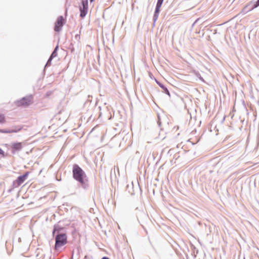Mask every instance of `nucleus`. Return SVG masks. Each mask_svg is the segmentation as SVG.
<instances>
[{"label": "nucleus", "mask_w": 259, "mask_h": 259, "mask_svg": "<svg viewBox=\"0 0 259 259\" xmlns=\"http://www.w3.org/2000/svg\"><path fill=\"white\" fill-rule=\"evenodd\" d=\"M72 177L79 184L84 190L89 187L88 178L83 170L77 164H74L72 167Z\"/></svg>", "instance_id": "nucleus-1"}, {"label": "nucleus", "mask_w": 259, "mask_h": 259, "mask_svg": "<svg viewBox=\"0 0 259 259\" xmlns=\"http://www.w3.org/2000/svg\"><path fill=\"white\" fill-rule=\"evenodd\" d=\"M54 237L55 240L54 249L56 250H58L59 248L67 243V233L56 234Z\"/></svg>", "instance_id": "nucleus-2"}, {"label": "nucleus", "mask_w": 259, "mask_h": 259, "mask_svg": "<svg viewBox=\"0 0 259 259\" xmlns=\"http://www.w3.org/2000/svg\"><path fill=\"white\" fill-rule=\"evenodd\" d=\"M135 212L139 223L144 228V224L149 220L148 214L139 207L135 209Z\"/></svg>", "instance_id": "nucleus-3"}, {"label": "nucleus", "mask_w": 259, "mask_h": 259, "mask_svg": "<svg viewBox=\"0 0 259 259\" xmlns=\"http://www.w3.org/2000/svg\"><path fill=\"white\" fill-rule=\"evenodd\" d=\"M259 6V0L249 2L241 10L240 13L245 14Z\"/></svg>", "instance_id": "nucleus-4"}, {"label": "nucleus", "mask_w": 259, "mask_h": 259, "mask_svg": "<svg viewBox=\"0 0 259 259\" xmlns=\"http://www.w3.org/2000/svg\"><path fill=\"white\" fill-rule=\"evenodd\" d=\"M33 96H29L22 98L20 100L17 101V105L18 106L28 107L33 103Z\"/></svg>", "instance_id": "nucleus-5"}, {"label": "nucleus", "mask_w": 259, "mask_h": 259, "mask_svg": "<svg viewBox=\"0 0 259 259\" xmlns=\"http://www.w3.org/2000/svg\"><path fill=\"white\" fill-rule=\"evenodd\" d=\"M29 171H26L23 175L19 176L17 179L13 182V186L14 188H17L20 186L26 180L28 175Z\"/></svg>", "instance_id": "nucleus-6"}, {"label": "nucleus", "mask_w": 259, "mask_h": 259, "mask_svg": "<svg viewBox=\"0 0 259 259\" xmlns=\"http://www.w3.org/2000/svg\"><path fill=\"white\" fill-rule=\"evenodd\" d=\"M88 10V0H81V5L79 6L80 17L83 18Z\"/></svg>", "instance_id": "nucleus-7"}, {"label": "nucleus", "mask_w": 259, "mask_h": 259, "mask_svg": "<svg viewBox=\"0 0 259 259\" xmlns=\"http://www.w3.org/2000/svg\"><path fill=\"white\" fill-rule=\"evenodd\" d=\"M65 20L62 16H60L57 18L55 23L54 30L56 32H60L63 26L65 24Z\"/></svg>", "instance_id": "nucleus-8"}, {"label": "nucleus", "mask_w": 259, "mask_h": 259, "mask_svg": "<svg viewBox=\"0 0 259 259\" xmlns=\"http://www.w3.org/2000/svg\"><path fill=\"white\" fill-rule=\"evenodd\" d=\"M62 233H66L65 228L61 227L58 224H55L54 226L52 234L53 236H55L56 234H60Z\"/></svg>", "instance_id": "nucleus-9"}, {"label": "nucleus", "mask_w": 259, "mask_h": 259, "mask_svg": "<svg viewBox=\"0 0 259 259\" xmlns=\"http://www.w3.org/2000/svg\"><path fill=\"white\" fill-rule=\"evenodd\" d=\"M11 151L12 153H15L16 151H20L23 146L21 142L13 143L11 144Z\"/></svg>", "instance_id": "nucleus-10"}, {"label": "nucleus", "mask_w": 259, "mask_h": 259, "mask_svg": "<svg viewBox=\"0 0 259 259\" xmlns=\"http://www.w3.org/2000/svg\"><path fill=\"white\" fill-rule=\"evenodd\" d=\"M161 7V5L156 4L155 12H154L153 17V27H154L155 26V23L156 21V20L158 17V16H159V13L160 11Z\"/></svg>", "instance_id": "nucleus-11"}, {"label": "nucleus", "mask_w": 259, "mask_h": 259, "mask_svg": "<svg viewBox=\"0 0 259 259\" xmlns=\"http://www.w3.org/2000/svg\"><path fill=\"white\" fill-rule=\"evenodd\" d=\"M156 82L157 84L163 90V92L166 94V95H168L169 97L170 96V93L167 89V88L162 83H161L159 81L156 80Z\"/></svg>", "instance_id": "nucleus-12"}, {"label": "nucleus", "mask_w": 259, "mask_h": 259, "mask_svg": "<svg viewBox=\"0 0 259 259\" xmlns=\"http://www.w3.org/2000/svg\"><path fill=\"white\" fill-rule=\"evenodd\" d=\"M86 100L84 104V108H88L91 105V103L92 100V96L90 95H88L86 97Z\"/></svg>", "instance_id": "nucleus-13"}, {"label": "nucleus", "mask_w": 259, "mask_h": 259, "mask_svg": "<svg viewBox=\"0 0 259 259\" xmlns=\"http://www.w3.org/2000/svg\"><path fill=\"white\" fill-rule=\"evenodd\" d=\"M22 128V127L21 125H17L12 127L11 128V131L12 133H17L19 131H20Z\"/></svg>", "instance_id": "nucleus-14"}, {"label": "nucleus", "mask_w": 259, "mask_h": 259, "mask_svg": "<svg viewBox=\"0 0 259 259\" xmlns=\"http://www.w3.org/2000/svg\"><path fill=\"white\" fill-rule=\"evenodd\" d=\"M59 49V46H57L54 50H53V52L52 53V54H51V56H52V57H56L57 56V52H58V50Z\"/></svg>", "instance_id": "nucleus-15"}, {"label": "nucleus", "mask_w": 259, "mask_h": 259, "mask_svg": "<svg viewBox=\"0 0 259 259\" xmlns=\"http://www.w3.org/2000/svg\"><path fill=\"white\" fill-rule=\"evenodd\" d=\"M54 58V57H52L51 56H50L49 59L48 60V61L47 62V63L45 65V68L48 67L51 65V62Z\"/></svg>", "instance_id": "nucleus-16"}, {"label": "nucleus", "mask_w": 259, "mask_h": 259, "mask_svg": "<svg viewBox=\"0 0 259 259\" xmlns=\"http://www.w3.org/2000/svg\"><path fill=\"white\" fill-rule=\"evenodd\" d=\"M0 133L5 134L12 133L11 129H0Z\"/></svg>", "instance_id": "nucleus-17"}, {"label": "nucleus", "mask_w": 259, "mask_h": 259, "mask_svg": "<svg viewBox=\"0 0 259 259\" xmlns=\"http://www.w3.org/2000/svg\"><path fill=\"white\" fill-rule=\"evenodd\" d=\"M5 122V117L4 114L0 113V123H3Z\"/></svg>", "instance_id": "nucleus-18"}, {"label": "nucleus", "mask_w": 259, "mask_h": 259, "mask_svg": "<svg viewBox=\"0 0 259 259\" xmlns=\"http://www.w3.org/2000/svg\"><path fill=\"white\" fill-rule=\"evenodd\" d=\"M195 75L197 77H198L201 81H204V79L203 78V77L201 76L200 74L198 72H197L195 73Z\"/></svg>", "instance_id": "nucleus-19"}, {"label": "nucleus", "mask_w": 259, "mask_h": 259, "mask_svg": "<svg viewBox=\"0 0 259 259\" xmlns=\"http://www.w3.org/2000/svg\"><path fill=\"white\" fill-rule=\"evenodd\" d=\"M0 155H2V157H6V155L5 154V152L1 148H0Z\"/></svg>", "instance_id": "nucleus-20"}, {"label": "nucleus", "mask_w": 259, "mask_h": 259, "mask_svg": "<svg viewBox=\"0 0 259 259\" xmlns=\"http://www.w3.org/2000/svg\"><path fill=\"white\" fill-rule=\"evenodd\" d=\"M157 123L158 124V126L159 127H161V122L160 121V117L159 115H158V121H157Z\"/></svg>", "instance_id": "nucleus-21"}, {"label": "nucleus", "mask_w": 259, "mask_h": 259, "mask_svg": "<svg viewBox=\"0 0 259 259\" xmlns=\"http://www.w3.org/2000/svg\"><path fill=\"white\" fill-rule=\"evenodd\" d=\"M163 2V0H157V4L162 5Z\"/></svg>", "instance_id": "nucleus-22"}, {"label": "nucleus", "mask_w": 259, "mask_h": 259, "mask_svg": "<svg viewBox=\"0 0 259 259\" xmlns=\"http://www.w3.org/2000/svg\"><path fill=\"white\" fill-rule=\"evenodd\" d=\"M126 187V190H128L129 193H131L132 194H134V191H131L130 190H128V188L130 187L129 185H127Z\"/></svg>", "instance_id": "nucleus-23"}, {"label": "nucleus", "mask_w": 259, "mask_h": 259, "mask_svg": "<svg viewBox=\"0 0 259 259\" xmlns=\"http://www.w3.org/2000/svg\"><path fill=\"white\" fill-rule=\"evenodd\" d=\"M101 259H110V258L107 256H103Z\"/></svg>", "instance_id": "nucleus-24"}, {"label": "nucleus", "mask_w": 259, "mask_h": 259, "mask_svg": "<svg viewBox=\"0 0 259 259\" xmlns=\"http://www.w3.org/2000/svg\"><path fill=\"white\" fill-rule=\"evenodd\" d=\"M89 115L91 117L92 116V112L91 111H90L89 113Z\"/></svg>", "instance_id": "nucleus-25"}, {"label": "nucleus", "mask_w": 259, "mask_h": 259, "mask_svg": "<svg viewBox=\"0 0 259 259\" xmlns=\"http://www.w3.org/2000/svg\"><path fill=\"white\" fill-rule=\"evenodd\" d=\"M89 257V256L88 255H85V256L84 257L83 259H88Z\"/></svg>", "instance_id": "nucleus-26"}, {"label": "nucleus", "mask_w": 259, "mask_h": 259, "mask_svg": "<svg viewBox=\"0 0 259 259\" xmlns=\"http://www.w3.org/2000/svg\"><path fill=\"white\" fill-rule=\"evenodd\" d=\"M18 241H19V242H21V238H19V239H18Z\"/></svg>", "instance_id": "nucleus-27"}, {"label": "nucleus", "mask_w": 259, "mask_h": 259, "mask_svg": "<svg viewBox=\"0 0 259 259\" xmlns=\"http://www.w3.org/2000/svg\"><path fill=\"white\" fill-rule=\"evenodd\" d=\"M90 1L91 3H92L94 1V0H90Z\"/></svg>", "instance_id": "nucleus-28"}, {"label": "nucleus", "mask_w": 259, "mask_h": 259, "mask_svg": "<svg viewBox=\"0 0 259 259\" xmlns=\"http://www.w3.org/2000/svg\"><path fill=\"white\" fill-rule=\"evenodd\" d=\"M2 167V164H0V168Z\"/></svg>", "instance_id": "nucleus-29"}, {"label": "nucleus", "mask_w": 259, "mask_h": 259, "mask_svg": "<svg viewBox=\"0 0 259 259\" xmlns=\"http://www.w3.org/2000/svg\"><path fill=\"white\" fill-rule=\"evenodd\" d=\"M243 259H245V257H244V258H243Z\"/></svg>", "instance_id": "nucleus-30"}]
</instances>
